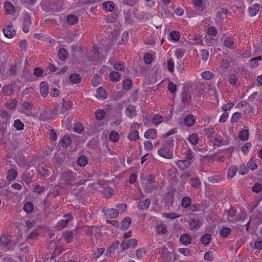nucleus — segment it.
<instances>
[{"label":"nucleus","mask_w":262,"mask_h":262,"mask_svg":"<svg viewBox=\"0 0 262 262\" xmlns=\"http://www.w3.org/2000/svg\"><path fill=\"white\" fill-rule=\"evenodd\" d=\"M108 63H110L111 65H114V68L118 71H121L124 69V66L121 62H118L116 63H114V61L112 59H110L108 60Z\"/></svg>","instance_id":"40"},{"label":"nucleus","mask_w":262,"mask_h":262,"mask_svg":"<svg viewBox=\"0 0 262 262\" xmlns=\"http://www.w3.org/2000/svg\"><path fill=\"white\" fill-rule=\"evenodd\" d=\"M19 82V81H13L10 84L4 86L2 89L4 94L6 96H10L15 91L19 90V88H17V83Z\"/></svg>","instance_id":"3"},{"label":"nucleus","mask_w":262,"mask_h":262,"mask_svg":"<svg viewBox=\"0 0 262 262\" xmlns=\"http://www.w3.org/2000/svg\"><path fill=\"white\" fill-rule=\"evenodd\" d=\"M103 8L108 12H112L115 8V4L112 1H107L102 3Z\"/></svg>","instance_id":"21"},{"label":"nucleus","mask_w":262,"mask_h":262,"mask_svg":"<svg viewBox=\"0 0 262 262\" xmlns=\"http://www.w3.org/2000/svg\"><path fill=\"white\" fill-rule=\"evenodd\" d=\"M260 6L258 4H255L249 8V13L251 16H255L258 12Z\"/></svg>","instance_id":"20"},{"label":"nucleus","mask_w":262,"mask_h":262,"mask_svg":"<svg viewBox=\"0 0 262 262\" xmlns=\"http://www.w3.org/2000/svg\"><path fill=\"white\" fill-rule=\"evenodd\" d=\"M202 77L205 80H210L214 78V75L210 71H206L201 73Z\"/></svg>","instance_id":"39"},{"label":"nucleus","mask_w":262,"mask_h":262,"mask_svg":"<svg viewBox=\"0 0 262 262\" xmlns=\"http://www.w3.org/2000/svg\"><path fill=\"white\" fill-rule=\"evenodd\" d=\"M168 90L172 94H175L177 91V85L172 82H169L168 85Z\"/></svg>","instance_id":"59"},{"label":"nucleus","mask_w":262,"mask_h":262,"mask_svg":"<svg viewBox=\"0 0 262 262\" xmlns=\"http://www.w3.org/2000/svg\"><path fill=\"white\" fill-rule=\"evenodd\" d=\"M199 136L197 134H192L188 138V141L193 145L198 144L199 141Z\"/></svg>","instance_id":"31"},{"label":"nucleus","mask_w":262,"mask_h":262,"mask_svg":"<svg viewBox=\"0 0 262 262\" xmlns=\"http://www.w3.org/2000/svg\"><path fill=\"white\" fill-rule=\"evenodd\" d=\"M71 142V138L67 136H64L61 141V143L62 144V146L63 147H68L70 145Z\"/></svg>","instance_id":"45"},{"label":"nucleus","mask_w":262,"mask_h":262,"mask_svg":"<svg viewBox=\"0 0 262 262\" xmlns=\"http://www.w3.org/2000/svg\"><path fill=\"white\" fill-rule=\"evenodd\" d=\"M132 220L130 217H125L121 222V228L123 230H126L130 226Z\"/></svg>","instance_id":"26"},{"label":"nucleus","mask_w":262,"mask_h":262,"mask_svg":"<svg viewBox=\"0 0 262 262\" xmlns=\"http://www.w3.org/2000/svg\"><path fill=\"white\" fill-rule=\"evenodd\" d=\"M191 237L188 233H184L181 235L180 242L184 245L187 246L191 243Z\"/></svg>","instance_id":"14"},{"label":"nucleus","mask_w":262,"mask_h":262,"mask_svg":"<svg viewBox=\"0 0 262 262\" xmlns=\"http://www.w3.org/2000/svg\"><path fill=\"white\" fill-rule=\"evenodd\" d=\"M14 126L17 130H21L24 129V124L19 119H17L14 121Z\"/></svg>","instance_id":"48"},{"label":"nucleus","mask_w":262,"mask_h":262,"mask_svg":"<svg viewBox=\"0 0 262 262\" xmlns=\"http://www.w3.org/2000/svg\"><path fill=\"white\" fill-rule=\"evenodd\" d=\"M207 33L208 35L215 36L217 34V30L214 27H210L207 29Z\"/></svg>","instance_id":"62"},{"label":"nucleus","mask_w":262,"mask_h":262,"mask_svg":"<svg viewBox=\"0 0 262 262\" xmlns=\"http://www.w3.org/2000/svg\"><path fill=\"white\" fill-rule=\"evenodd\" d=\"M191 204V199L189 196H185L181 200V205L185 209L188 208Z\"/></svg>","instance_id":"23"},{"label":"nucleus","mask_w":262,"mask_h":262,"mask_svg":"<svg viewBox=\"0 0 262 262\" xmlns=\"http://www.w3.org/2000/svg\"><path fill=\"white\" fill-rule=\"evenodd\" d=\"M4 8L6 13L8 14H13L15 12L14 6L9 2L5 3Z\"/></svg>","instance_id":"16"},{"label":"nucleus","mask_w":262,"mask_h":262,"mask_svg":"<svg viewBox=\"0 0 262 262\" xmlns=\"http://www.w3.org/2000/svg\"><path fill=\"white\" fill-rule=\"evenodd\" d=\"M157 132H144V137L148 139H155L157 136Z\"/></svg>","instance_id":"55"},{"label":"nucleus","mask_w":262,"mask_h":262,"mask_svg":"<svg viewBox=\"0 0 262 262\" xmlns=\"http://www.w3.org/2000/svg\"><path fill=\"white\" fill-rule=\"evenodd\" d=\"M37 173L40 177H45L48 176L50 172L47 168L41 166L38 168Z\"/></svg>","instance_id":"17"},{"label":"nucleus","mask_w":262,"mask_h":262,"mask_svg":"<svg viewBox=\"0 0 262 262\" xmlns=\"http://www.w3.org/2000/svg\"><path fill=\"white\" fill-rule=\"evenodd\" d=\"M107 93L104 89L100 87L97 90L96 97L99 99H104L107 97Z\"/></svg>","instance_id":"18"},{"label":"nucleus","mask_w":262,"mask_h":262,"mask_svg":"<svg viewBox=\"0 0 262 262\" xmlns=\"http://www.w3.org/2000/svg\"><path fill=\"white\" fill-rule=\"evenodd\" d=\"M138 244L136 239L133 238L127 241L124 240L121 245L122 248L124 250L128 249L130 247H135Z\"/></svg>","instance_id":"8"},{"label":"nucleus","mask_w":262,"mask_h":262,"mask_svg":"<svg viewBox=\"0 0 262 262\" xmlns=\"http://www.w3.org/2000/svg\"><path fill=\"white\" fill-rule=\"evenodd\" d=\"M191 161L189 160H180L177 161V162H176V165L180 168V169L183 170L189 167L191 165Z\"/></svg>","instance_id":"12"},{"label":"nucleus","mask_w":262,"mask_h":262,"mask_svg":"<svg viewBox=\"0 0 262 262\" xmlns=\"http://www.w3.org/2000/svg\"><path fill=\"white\" fill-rule=\"evenodd\" d=\"M247 167L251 170H254L257 168V166L255 161L251 159L247 163Z\"/></svg>","instance_id":"49"},{"label":"nucleus","mask_w":262,"mask_h":262,"mask_svg":"<svg viewBox=\"0 0 262 262\" xmlns=\"http://www.w3.org/2000/svg\"><path fill=\"white\" fill-rule=\"evenodd\" d=\"M212 141L214 145L219 146L222 145L223 138L221 136H219V137H215V138H214L212 139Z\"/></svg>","instance_id":"61"},{"label":"nucleus","mask_w":262,"mask_h":262,"mask_svg":"<svg viewBox=\"0 0 262 262\" xmlns=\"http://www.w3.org/2000/svg\"><path fill=\"white\" fill-rule=\"evenodd\" d=\"M251 147L252 144L251 143H246L242 147V151L245 155H247Z\"/></svg>","instance_id":"47"},{"label":"nucleus","mask_w":262,"mask_h":262,"mask_svg":"<svg viewBox=\"0 0 262 262\" xmlns=\"http://www.w3.org/2000/svg\"><path fill=\"white\" fill-rule=\"evenodd\" d=\"M189 183L192 187H198L201 185V181L198 178H191Z\"/></svg>","instance_id":"46"},{"label":"nucleus","mask_w":262,"mask_h":262,"mask_svg":"<svg viewBox=\"0 0 262 262\" xmlns=\"http://www.w3.org/2000/svg\"><path fill=\"white\" fill-rule=\"evenodd\" d=\"M211 239V235L209 233H205L202 236L201 241L202 244L208 245L210 244Z\"/></svg>","instance_id":"33"},{"label":"nucleus","mask_w":262,"mask_h":262,"mask_svg":"<svg viewBox=\"0 0 262 262\" xmlns=\"http://www.w3.org/2000/svg\"><path fill=\"white\" fill-rule=\"evenodd\" d=\"M101 211L104 213V215L108 218L115 219L117 217L119 214L117 209L113 208H108L106 207H103Z\"/></svg>","instance_id":"5"},{"label":"nucleus","mask_w":262,"mask_h":262,"mask_svg":"<svg viewBox=\"0 0 262 262\" xmlns=\"http://www.w3.org/2000/svg\"><path fill=\"white\" fill-rule=\"evenodd\" d=\"M125 113L128 117L132 118L136 115V107L134 105H129L126 109Z\"/></svg>","instance_id":"19"},{"label":"nucleus","mask_w":262,"mask_h":262,"mask_svg":"<svg viewBox=\"0 0 262 262\" xmlns=\"http://www.w3.org/2000/svg\"><path fill=\"white\" fill-rule=\"evenodd\" d=\"M180 216V215H179L178 214L175 212L164 213L162 214L163 217L170 220H173L178 218Z\"/></svg>","instance_id":"37"},{"label":"nucleus","mask_w":262,"mask_h":262,"mask_svg":"<svg viewBox=\"0 0 262 262\" xmlns=\"http://www.w3.org/2000/svg\"><path fill=\"white\" fill-rule=\"evenodd\" d=\"M147 250L145 248H141L137 250L136 255L138 259H141L147 253Z\"/></svg>","instance_id":"35"},{"label":"nucleus","mask_w":262,"mask_h":262,"mask_svg":"<svg viewBox=\"0 0 262 262\" xmlns=\"http://www.w3.org/2000/svg\"><path fill=\"white\" fill-rule=\"evenodd\" d=\"M231 233V230L229 227H225L223 228L220 232V234L221 236L223 238H226Z\"/></svg>","instance_id":"36"},{"label":"nucleus","mask_w":262,"mask_h":262,"mask_svg":"<svg viewBox=\"0 0 262 262\" xmlns=\"http://www.w3.org/2000/svg\"><path fill=\"white\" fill-rule=\"evenodd\" d=\"M17 171L15 169H10L8 171L7 174V179L9 181L14 180L17 176Z\"/></svg>","instance_id":"25"},{"label":"nucleus","mask_w":262,"mask_h":262,"mask_svg":"<svg viewBox=\"0 0 262 262\" xmlns=\"http://www.w3.org/2000/svg\"><path fill=\"white\" fill-rule=\"evenodd\" d=\"M184 121L186 125L191 126L195 123V119L192 115H189L185 117Z\"/></svg>","instance_id":"29"},{"label":"nucleus","mask_w":262,"mask_h":262,"mask_svg":"<svg viewBox=\"0 0 262 262\" xmlns=\"http://www.w3.org/2000/svg\"><path fill=\"white\" fill-rule=\"evenodd\" d=\"M181 98L182 102L184 104H188L191 101V96L190 94L185 91H183Z\"/></svg>","instance_id":"22"},{"label":"nucleus","mask_w":262,"mask_h":262,"mask_svg":"<svg viewBox=\"0 0 262 262\" xmlns=\"http://www.w3.org/2000/svg\"><path fill=\"white\" fill-rule=\"evenodd\" d=\"M12 242V237L9 235H3L0 237V244L1 246L4 247H7L10 245Z\"/></svg>","instance_id":"11"},{"label":"nucleus","mask_w":262,"mask_h":262,"mask_svg":"<svg viewBox=\"0 0 262 262\" xmlns=\"http://www.w3.org/2000/svg\"><path fill=\"white\" fill-rule=\"evenodd\" d=\"M63 217L65 218V220L60 221L57 224V228L59 230H61L66 227L72 219V216L70 214L64 215Z\"/></svg>","instance_id":"7"},{"label":"nucleus","mask_w":262,"mask_h":262,"mask_svg":"<svg viewBox=\"0 0 262 262\" xmlns=\"http://www.w3.org/2000/svg\"><path fill=\"white\" fill-rule=\"evenodd\" d=\"M110 79L113 81L117 82L119 81L121 79V75L120 74L116 71H113L111 72L110 74Z\"/></svg>","instance_id":"38"},{"label":"nucleus","mask_w":262,"mask_h":262,"mask_svg":"<svg viewBox=\"0 0 262 262\" xmlns=\"http://www.w3.org/2000/svg\"><path fill=\"white\" fill-rule=\"evenodd\" d=\"M167 66L168 70L170 72H172L174 71V62L172 59L170 58L168 60Z\"/></svg>","instance_id":"57"},{"label":"nucleus","mask_w":262,"mask_h":262,"mask_svg":"<svg viewBox=\"0 0 262 262\" xmlns=\"http://www.w3.org/2000/svg\"><path fill=\"white\" fill-rule=\"evenodd\" d=\"M237 79V76L235 74H231L229 76V83L232 85H235L236 84Z\"/></svg>","instance_id":"54"},{"label":"nucleus","mask_w":262,"mask_h":262,"mask_svg":"<svg viewBox=\"0 0 262 262\" xmlns=\"http://www.w3.org/2000/svg\"><path fill=\"white\" fill-rule=\"evenodd\" d=\"M75 180V176L73 171L67 170L62 172L59 184L62 187H66Z\"/></svg>","instance_id":"1"},{"label":"nucleus","mask_w":262,"mask_h":262,"mask_svg":"<svg viewBox=\"0 0 262 262\" xmlns=\"http://www.w3.org/2000/svg\"><path fill=\"white\" fill-rule=\"evenodd\" d=\"M139 132H130L127 138L129 140L136 141L139 138Z\"/></svg>","instance_id":"51"},{"label":"nucleus","mask_w":262,"mask_h":262,"mask_svg":"<svg viewBox=\"0 0 262 262\" xmlns=\"http://www.w3.org/2000/svg\"><path fill=\"white\" fill-rule=\"evenodd\" d=\"M78 18L74 14L69 15L67 18V22L70 25H73L78 21Z\"/></svg>","instance_id":"43"},{"label":"nucleus","mask_w":262,"mask_h":262,"mask_svg":"<svg viewBox=\"0 0 262 262\" xmlns=\"http://www.w3.org/2000/svg\"><path fill=\"white\" fill-rule=\"evenodd\" d=\"M81 76L77 73L72 74L70 76V80L74 84L79 83L81 81Z\"/></svg>","instance_id":"34"},{"label":"nucleus","mask_w":262,"mask_h":262,"mask_svg":"<svg viewBox=\"0 0 262 262\" xmlns=\"http://www.w3.org/2000/svg\"><path fill=\"white\" fill-rule=\"evenodd\" d=\"M237 171V167L236 166H231L228 169L227 172V177L228 179H231L233 178L236 174Z\"/></svg>","instance_id":"30"},{"label":"nucleus","mask_w":262,"mask_h":262,"mask_svg":"<svg viewBox=\"0 0 262 262\" xmlns=\"http://www.w3.org/2000/svg\"><path fill=\"white\" fill-rule=\"evenodd\" d=\"M33 104L29 101H25L23 102L22 106L20 108V111L26 114V115H30L31 114V110L32 109Z\"/></svg>","instance_id":"10"},{"label":"nucleus","mask_w":262,"mask_h":262,"mask_svg":"<svg viewBox=\"0 0 262 262\" xmlns=\"http://www.w3.org/2000/svg\"><path fill=\"white\" fill-rule=\"evenodd\" d=\"M233 40L230 37H227L224 41V45L227 48H230L233 45Z\"/></svg>","instance_id":"58"},{"label":"nucleus","mask_w":262,"mask_h":262,"mask_svg":"<svg viewBox=\"0 0 262 262\" xmlns=\"http://www.w3.org/2000/svg\"><path fill=\"white\" fill-rule=\"evenodd\" d=\"M5 36L8 38H13L16 34L14 27L11 25H8L3 29Z\"/></svg>","instance_id":"6"},{"label":"nucleus","mask_w":262,"mask_h":262,"mask_svg":"<svg viewBox=\"0 0 262 262\" xmlns=\"http://www.w3.org/2000/svg\"><path fill=\"white\" fill-rule=\"evenodd\" d=\"M105 112L102 110H97L95 112L96 118L98 120H101L105 116Z\"/></svg>","instance_id":"44"},{"label":"nucleus","mask_w":262,"mask_h":262,"mask_svg":"<svg viewBox=\"0 0 262 262\" xmlns=\"http://www.w3.org/2000/svg\"><path fill=\"white\" fill-rule=\"evenodd\" d=\"M201 56L202 59L206 62L209 57V52L207 50L203 49L201 51Z\"/></svg>","instance_id":"53"},{"label":"nucleus","mask_w":262,"mask_h":262,"mask_svg":"<svg viewBox=\"0 0 262 262\" xmlns=\"http://www.w3.org/2000/svg\"><path fill=\"white\" fill-rule=\"evenodd\" d=\"M241 114L239 112L234 113L231 117V122L232 123L237 122L241 118Z\"/></svg>","instance_id":"63"},{"label":"nucleus","mask_w":262,"mask_h":262,"mask_svg":"<svg viewBox=\"0 0 262 262\" xmlns=\"http://www.w3.org/2000/svg\"><path fill=\"white\" fill-rule=\"evenodd\" d=\"M158 155L167 159H171L173 158V151L170 148L167 146H163L158 150Z\"/></svg>","instance_id":"4"},{"label":"nucleus","mask_w":262,"mask_h":262,"mask_svg":"<svg viewBox=\"0 0 262 262\" xmlns=\"http://www.w3.org/2000/svg\"><path fill=\"white\" fill-rule=\"evenodd\" d=\"M172 114V110H170L168 116H166L164 118H163L161 115L159 114H156L151 118L152 122L155 125H158L160 123L162 122L167 123L171 120Z\"/></svg>","instance_id":"2"},{"label":"nucleus","mask_w":262,"mask_h":262,"mask_svg":"<svg viewBox=\"0 0 262 262\" xmlns=\"http://www.w3.org/2000/svg\"><path fill=\"white\" fill-rule=\"evenodd\" d=\"M170 39L173 42H176L180 39V34L178 31H172L169 33Z\"/></svg>","instance_id":"24"},{"label":"nucleus","mask_w":262,"mask_h":262,"mask_svg":"<svg viewBox=\"0 0 262 262\" xmlns=\"http://www.w3.org/2000/svg\"><path fill=\"white\" fill-rule=\"evenodd\" d=\"M114 190L113 188L108 187L105 189L104 194L107 198H111L114 194Z\"/></svg>","instance_id":"52"},{"label":"nucleus","mask_w":262,"mask_h":262,"mask_svg":"<svg viewBox=\"0 0 262 262\" xmlns=\"http://www.w3.org/2000/svg\"><path fill=\"white\" fill-rule=\"evenodd\" d=\"M203 225V221L198 219H192L189 222V226L191 230L199 228Z\"/></svg>","instance_id":"13"},{"label":"nucleus","mask_w":262,"mask_h":262,"mask_svg":"<svg viewBox=\"0 0 262 262\" xmlns=\"http://www.w3.org/2000/svg\"><path fill=\"white\" fill-rule=\"evenodd\" d=\"M167 232V229L165 225L160 224L157 227V232L158 234L164 235Z\"/></svg>","instance_id":"32"},{"label":"nucleus","mask_w":262,"mask_h":262,"mask_svg":"<svg viewBox=\"0 0 262 262\" xmlns=\"http://www.w3.org/2000/svg\"><path fill=\"white\" fill-rule=\"evenodd\" d=\"M40 93L41 95L45 97L49 93V86L48 83L45 81H42L40 84Z\"/></svg>","instance_id":"15"},{"label":"nucleus","mask_w":262,"mask_h":262,"mask_svg":"<svg viewBox=\"0 0 262 262\" xmlns=\"http://www.w3.org/2000/svg\"><path fill=\"white\" fill-rule=\"evenodd\" d=\"M88 163V159L84 155L80 156L77 160V164L82 167L85 166Z\"/></svg>","instance_id":"27"},{"label":"nucleus","mask_w":262,"mask_h":262,"mask_svg":"<svg viewBox=\"0 0 262 262\" xmlns=\"http://www.w3.org/2000/svg\"><path fill=\"white\" fill-rule=\"evenodd\" d=\"M132 85V81L130 79H125L123 81V87L124 89L129 90Z\"/></svg>","instance_id":"56"},{"label":"nucleus","mask_w":262,"mask_h":262,"mask_svg":"<svg viewBox=\"0 0 262 262\" xmlns=\"http://www.w3.org/2000/svg\"><path fill=\"white\" fill-rule=\"evenodd\" d=\"M68 55L67 51L64 48H61L58 52V56L61 60H64L67 58Z\"/></svg>","instance_id":"41"},{"label":"nucleus","mask_w":262,"mask_h":262,"mask_svg":"<svg viewBox=\"0 0 262 262\" xmlns=\"http://www.w3.org/2000/svg\"><path fill=\"white\" fill-rule=\"evenodd\" d=\"M34 206L32 202H27L24 205L23 210L27 213H30L33 212L34 210Z\"/></svg>","instance_id":"28"},{"label":"nucleus","mask_w":262,"mask_h":262,"mask_svg":"<svg viewBox=\"0 0 262 262\" xmlns=\"http://www.w3.org/2000/svg\"><path fill=\"white\" fill-rule=\"evenodd\" d=\"M73 232L72 231H69L64 233L63 235V237L68 243H71L73 239Z\"/></svg>","instance_id":"42"},{"label":"nucleus","mask_w":262,"mask_h":262,"mask_svg":"<svg viewBox=\"0 0 262 262\" xmlns=\"http://www.w3.org/2000/svg\"><path fill=\"white\" fill-rule=\"evenodd\" d=\"M16 105L17 101L15 99L10 100V101L6 103L7 107L9 109H13L15 108L16 106Z\"/></svg>","instance_id":"60"},{"label":"nucleus","mask_w":262,"mask_h":262,"mask_svg":"<svg viewBox=\"0 0 262 262\" xmlns=\"http://www.w3.org/2000/svg\"><path fill=\"white\" fill-rule=\"evenodd\" d=\"M72 118H68L65 122V128L68 131H70L72 129Z\"/></svg>","instance_id":"64"},{"label":"nucleus","mask_w":262,"mask_h":262,"mask_svg":"<svg viewBox=\"0 0 262 262\" xmlns=\"http://www.w3.org/2000/svg\"><path fill=\"white\" fill-rule=\"evenodd\" d=\"M151 204V200L147 198L144 201L140 200L138 202L137 207L139 210H147Z\"/></svg>","instance_id":"9"},{"label":"nucleus","mask_w":262,"mask_h":262,"mask_svg":"<svg viewBox=\"0 0 262 262\" xmlns=\"http://www.w3.org/2000/svg\"><path fill=\"white\" fill-rule=\"evenodd\" d=\"M109 137L112 141L116 142L119 138V135L118 132H110Z\"/></svg>","instance_id":"50"}]
</instances>
